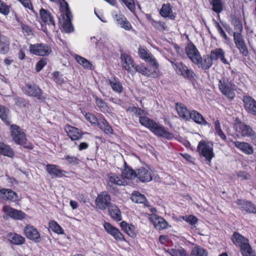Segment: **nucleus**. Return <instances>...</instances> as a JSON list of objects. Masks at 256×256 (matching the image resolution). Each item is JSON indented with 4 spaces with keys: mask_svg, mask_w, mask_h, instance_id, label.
Here are the masks:
<instances>
[{
    "mask_svg": "<svg viewBox=\"0 0 256 256\" xmlns=\"http://www.w3.org/2000/svg\"><path fill=\"white\" fill-rule=\"evenodd\" d=\"M105 230L112 236L116 240L126 242V240L123 234L118 228L113 226L108 222H105L104 224Z\"/></svg>",
    "mask_w": 256,
    "mask_h": 256,
    "instance_id": "nucleus-19",
    "label": "nucleus"
},
{
    "mask_svg": "<svg viewBox=\"0 0 256 256\" xmlns=\"http://www.w3.org/2000/svg\"><path fill=\"white\" fill-rule=\"evenodd\" d=\"M160 14L163 18H168L171 20H174L176 18L172 11V6L170 3L164 4L162 5Z\"/></svg>",
    "mask_w": 256,
    "mask_h": 256,
    "instance_id": "nucleus-26",
    "label": "nucleus"
},
{
    "mask_svg": "<svg viewBox=\"0 0 256 256\" xmlns=\"http://www.w3.org/2000/svg\"><path fill=\"white\" fill-rule=\"evenodd\" d=\"M108 180L106 182V189L110 192L116 194L118 192V189L116 186H125L128 183L126 181L122 176L118 175L116 174L110 172L108 174Z\"/></svg>",
    "mask_w": 256,
    "mask_h": 256,
    "instance_id": "nucleus-6",
    "label": "nucleus"
},
{
    "mask_svg": "<svg viewBox=\"0 0 256 256\" xmlns=\"http://www.w3.org/2000/svg\"><path fill=\"white\" fill-rule=\"evenodd\" d=\"M54 80L60 85L63 84L64 82V80L62 74H60L59 72H54L52 74Z\"/></svg>",
    "mask_w": 256,
    "mask_h": 256,
    "instance_id": "nucleus-62",
    "label": "nucleus"
},
{
    "mask_svg": "<svg viewBox=\"0 0 256 256\" xmlns=\"http://www.w3.org/2000/svg\"><path fill=\"white\" fill-rule=\"evenodd\" d=\"M138 54L140 58L146 62H151L156 58L144 46H140L138 49Z\"/></svg>",
    "mask_w": 256,
    "mask_h": 256,
    "instance_id": "nucleus-29",
    "label": "nucleus"
},
{
    "mask_svg": "<svg viewBox=\"0 0 256 256\" xmlns=\"http://www.w3.org/2000/svg\"><path fill=\"white\" fill-rule=\"evenodd\" d=\"M192 120L194 122L199 124H206V120H204L202 116L196 110L190 112L189 119Z\"/></svg>",
    "mask_w": 256,
    "mask_h": 256,
    "instance_id": "nucleus-45",
    "label": "nucleus"
},
{
    "mask_svg": "<svg viewBox=\"0 0 256 256\" xmlns=\"http://www.w3.org/2000/svg\"><path fill=\"white\" fill-rule=\"evenodd\" d=\"M234 42L237 48L243 56H246L248 54L247 47L245 44L242 36L240 33L234 32Z\"/></svg>",
    "mask_w": 256,
    "mask_h": 256,
    "instance_id": "nucleus-24",
    "label": "nucleus"
},
{
    "mask_svg": "<svg viewBox=\"0 0 256 256\" xmlns=\"http://www.w3.org/2000/svg\"><path fill=\"white\" fill-rule=\"evenodd\" d=\"M150 219L156 229L162 230L168 228V222L163 218L154 214Z\"/></svg>",
    "mask_w": 256,
    "mask_h": 256,
    "instance_id": "nucleus-28",
    "label": "nucleus"
},
{
    "mask_svg": "<svg viewBox=\"0 0 256 256\" xmlns=\"http://www.w3.org/2000/svg\"><path fill=\"white\" fill-rule=\"evenodd\" d=\"M210 58L212 60H217L220 58L222 62L225 64H228V60L224 58V52L222 49L218 48H216L210 52Z\"/></svg>",
    "mask_w": 256,
    "mask_h": 256,
    "instance_id": "nucleus-36",
    "label": "nucleus"
},
{
    "mask_svg": "<svg viewBox=\"0 0 256 256\" xmlns=\"http://www.w3.org/2000/svg\"><path fill=\"white\" fill-rule=\"evenodd\" d=\"M22 90L28 96L35 98L40 101H43L46 99L42 90L34 83L26 84Z\"/></svg>",
    "mask_w": 256,
    "mask_h": 256,
    "instance_id": "nucleus-7",
    "label": "nucleus"
},
{
    "mask_svg": "<svg viewBox=\"0 0 256 256\" xmlns=\"http://www.w3.org/2000/svg\"><path fill=\"white\" fill-rule=\"evenodd\" d=\"M232 240L236 246L240 247L243 256H256L254 252L248 243V239L244 236L238 232H234L232 236Z\"/></svg>",
    "mask_w": 256,
    "mask_h": 256,
    "instance_id": "nucleus-4",
    "label": "nucleus"
},
{
    "mask_svg": "<svg viewBox=\"0 0 256 256\" xmlns=\"http://www.w3.org/2000/svg\"><path fill=\"white\" fill-rule=\"evenodd\" d=\"M10 42L8 38L0 35V54H7L10 51Z\"/></svg>",
    "mask_w": 256,
    "mask_h": 256,
    "instance_id": "nucleus-40",
    "label": "nucleus"
},
{
    "mask_svg": "<svg viewBox=\"0 0 256 256\" xmlns=\"http://www.w3.org/2000/svg\"><path fill=\"white\" fill-rule=\"evenodd\" d=\"M219 88L222 93L230 100L235 96L234 86L228 80L222 79L219 80Z\"/></svg>",
    "mask_w": 256,
    "mask_h": 256,
    "instance_id": "nucleus-11",
    "label": "nucleus"
},
{
    "mask_svg": "<svg viewBox=\"0 0 256 256\" xmlns=\"http://www.w3.org/2000/svg\"><path fill=\"white\" fill-rule=\"evenodd\" d=\"M197 152L200 157L206 161L208 160V143L204 140H200L197 146Z\"/></svg>",
    "mask_w": 256,
    "mask_h": 256,
    "instance_id": "nucleus-30",
    "label": "nucleus"
},
{
    "mask_svg": "<svg viewBox=\"0 0 256 256\" xmlns=\"http://www.w3.org/2000/svg\"><path fill=\"white\" fill-rule=\"evenodd\" d=\"M112 198L108 192L103 191L98 194L95 200V205L96 208L104 210L110 206Z\"/></svg>",
    "mask_w": 256,
    "mask_h": 256,
    "instance_id": "nucleus-10",
    "label": "nucleus"
},
{
    "mask_svg": "<svg viewBox=\"0 0 256 256\" xmlns=\"http://www.w3.org/2000/svg\"><path fill=\"white\" fill-rule=\"evenodd\" d=\"M30 52L36 56H47L52 52L51 48L46 44H36L30 46Z\"/></svg>",
    "mask_w": 256,
    "mask_h": 256,
    "instance_id": "nucleus-12",
    "label": "nucleus"
},
{
    "mask_svg": "<svg viewBox=\"0 0 256 256\" xmlns=\"http://www.w3.org/2000/svg\"><path fill=\"white\" fill-rule=\"evenodd\" d=\"M171 64L178 74L182 76L184 78L190 81L194 80L195 74L193 70L188 68V67L182 62H171Z\"/></svg>",
    "mask_w": 256,
    "mask_h": 256,
    "instance_id": "nucleus-9",
    "label": "nucleus"
},
{
    "mask_svg": "<svg viewBox=\"0 0 256 256\" xmlns=\"http://www.w3.org/2000/svg\"><path fill=\"white\" fill-rule=\"evenodd\" d=\"M214 128L216 134L218 135L222 140L226 141V136L221 129L218 120H216L214 122Z\"/></svg>",
    "mask_w": 256,
    "mask_h": 256,
    "instance_id": "nucleus-52",
    "label": "nucleus"
},
{
    "mask_svg": "<svg viewBox=\"0 0 256 256\" xmlns=\"http://www.w3.org/2000/svg\"><path fill=\"white\" fill-rule=\"evenodd\" d=\"M207 252L201 248L200 246H196L194 247L190 254V256H206Z\"/></svg>",
    "mask_w": 256,
    "mask_h": 256,
    "instance_id": "nucleus-50",
    "label": "nucleus"
},
{
    "mask_svg": "<svg viewBox=\"0 0 256 256\" xmlns=\"http://www.w3.org/2000/svg\"><path fill=\"white\" fill-rule=\"evenodd\" d=\"M215 24L216 25V26L218 28V31L219 33L222 36L224 39H227V36L222 30V28L220 26V24L217 22L216 21H215Z\"/></svg>",
    "mask_w": 256,
    "mask_h": 256,
    "instance_id": "nucleus-64",
    "label": "nucleus"
},
{
    "mask_svg": "<svg viewBox=\"0 0 256 256\" xmlns=\"http://www.w3.org/2000/svg\"><path fill=\"white\" fill-rule=\"evenodd\" d=\"M20 26L22 29V32L25 36H30L34 34L33 29L30 26L22 22Z\"/></svg>",
    "mask_w": 256,
    "mask_h": 256,
    "instance_id": "nucleus-54",
    "label": "nucleus"
},
{
    "mask_svg": "<svg viewBox=\"0 0 256 256\" xmlns=\"http://www.w3.org/2000/svg\"><path fill=\"white\" fill-rule=\"evenodd\" d=\"M3 212L10 218L16 220H22L26 218V214L20 210H16L8 205L3 207Z\"/></svg>",
    "mask_w": 256,
    "mask_h": 256,
    "instance_id": "nucleus-17",
    "label": "nucleus"
},
{
    "mask_svg": "<svg viewBox=\"0 0 256 256\" xmlns=\"http://www.w3.org/2000/svg\"><path fill=\"white\" fill-rule=\"evenodd\" d=\"M96 104L98 108L102 112H108L110 110L108 104L101 98L96 96H94Z\"/></svg>",
    "mask_w": 256,
    "mask_h": 256,
    "instance_id": "nucleus-46",
    "label": "nucleus"
},
{
    "mask_svg": "<svg viewBox=\"0 0 256 256\" xmlns=\"http://www.w3.org/2000/svg\"><path fill=\"white\" fill-rule=\"evenodd\" d=\"M211 4L214 12L217 13L221 12L222 10V6L220 0H212Z\"/></svg>",
    "mask_w": 256,
    "mask_h": 256,
    "instance_id": "nucleus-59",
    "label": "nucleus"
},
{
    "mask_svg": "<svg viewBox=\"0 0 256 256\" xmlns=\"http://www.w3.org/2000/svg\"><path fill=\"white\" fill-rule=\"evenodd\" d=\"M107 208H108L109 215L114 220L120 222L122 220L121 212L115 204H112Z\"/></svg>",
    "mask_w": 256,
    "mask_h": 256,
    "instance_id": "nucleus-33",
    "label": "nucleus"
},
{
    "mask_svg": "<svg viewBox=\"0 0 256 256\" xmlns=\"http://www.w3.org/2000/svg\"><path fill=\"white\" fill-rule=\"evenodd\" d=\"M26 9L32 11L34 14H37L35 12L32 2L30 0H17Z\"/></svg>",
    "mask_w": 256,
    "mask_h": 256,
    "instance_id": "nucleus-55",
    "label": "nucleus"
},
{
    "mask_svg": "<svg viewBox=\"0 0 256 256\" xmlns=\"http://www.w3.org/2000/svg\"><path fill=\"white\" fill-rule=\"evenodd\" d=\"M10 128L12 137L17 144L30 150L32 148V144L28 142L26 134L19 126L14 124L10 126Z\"/></svg>",
    "mask_w": 256,
    "mask_h": 256,
    "instance_id": "nucleus-3",
    "label": "nucleus"
},
{
    "mask_svg": "<svg viewBox=\"0 0 256 256\" xmlns=\"http://www.w3.org/2000/svg\"><path fill=\"white\" fill-rule=\"evenodd\" d=\"M136 178L142 182H149L152 179L150 172L144 167L136 170Z\"/></svg>",
    "mask_w": 256,
    "mask_h": 256,
    "instance_id": "nucleus-25",
    "label": "nucleus"
},
{
    "mask_svg": "<svg viewBox=\"0 0 256 256\" xmlns=\"http://www.w3.org/2000/svg\"><path fill=\"white\" fill-rule=\"evenodd\" d=\"M238 176L242 180H247L250 178V176L246 172H240L238 173Z\"/></svg>",
    "mask_w": 256,
    "mask_h": 256,
    "instance_id": "nucleus-63",
    "label": "nucleus"
},
{
    "mask_svg": "<svg viewBox=\"0 0 256 256\" xmlns=\"http://www.w3.org/2000/svg\"><path fill=\"white\" fill-rule=\"evenodd\" d=\"M234 128L242 136L250 138L253 143H256V132L250 126L238 121L235 124Z\"/></svg>",
    "mask_w": 256,
    "mask_h": 256,
    "instance_id": "nucleus-8",
    "label": "nucleus"
},
{
    "mask_svg": "<svg viewBox=\"0 0 256 256\" xmlns=\"http://www.w3.org/2000/svg\"><path fill=\"white\" fill-rule=\"evenodd\" d=\"M120 226L122 230L130 236L134 238L136 236V228L132 224H128L125 221L120 223Z\"/></svg>",
    "mask_w": 256,
    "mask_h": 256,
    "instance_id": "nucleus-39",
    "label": "nucleus"
},
{
    "mask_svg": "<svg viewBox=\"0 0 256 256\" xmlns=\"http://www.w3.org/2000/svg\"><path fill=\"white\" fill-rule=\"evenodd\" d=\"M0 198L10 202H16L18 200V194L9 188H0Z\"/></svg>",
    "mask_w": 256,
    "mask_h": 256,
    "instance_id": "nucleus-20",
    "label": "nucleus"
},
{
    "mask_svg": "<svg viewBox=\"0 0 256 256\" xmlns=\"http://www.w3.org/2000/svg\"><path fill=\"white\" fill-rule=\"evenodd\" d=\"M176 110L178 116L186 120H189L190 112L182 104H176Z\"/></svg>",
    "mask_w": 256,
    "mask_h": 256,
    "instance_id": "nucleus-43",
    "label": "nucleus"
},
{
    "mask_svg": "<svg viewBox=\"0 0 256 256\" xmlns=\"http://www.w3.org/2000/svg\"><path fill=\"white\" fill-rule=\"evenodd\" d=\"M64 130L72 141L78 140L82 138L84 134H89L88 132H83L80 129L68 124L65 126Z\"/></svg>",
    "mask_w": 256,
    "mask_h": 256,
    "instance_id": "nucleus-13",
    "label": "nucleus"
},
{
    "mask_svg": "<svg viewBox=\"0 0 256 256\" xmlns=\"http://www.w3.org/2000/svg\"><path fill=\"white\" fill-rule=\"evenodd\" d=\"M10 110L4 106H0V118L7 126H10V121L8 117Z\"/></svg>",
    "mask_w": 256,
    "mask_h": 256,
    "instance_id": "nucleus-44",
    "label": "nucleus"
},
{
    "mask_svg": "<svg viewBox=\"0 0 256 256\" xmlns=\"http://www.w3.org/2000/svg\"><path fill=\"white\" fill-rule=\"evenodd\" d=\"M234 146L242 152L244 153L250 155L254 154V149L252 146L250 144L244 142L236 141L234 142Z\"/></svg>",
    "mask_w": 256,
    "mask_h": 256,
    "instance_id": "nucleus-31",
    "label": "nucleus"
},
{
    "mask_svg": "<svg viewBox=\"0 0 256 256\" xmlns=\"http://www.w3.org/2000/svg\"><path fill=\"white\" fill-rule=\"evenodd\" d=\"M40 15L42 21L46 25H48L52 30L56 28V22L54 16L50 12L44 8L40 10Z\"/></svg>",
    "mask_w": 256,
    "mask_h": 256,
    "instance_id": "nucleus-15",
    "label": "nucleus"
},
{
    "mask_svg": "<svg viewBox=\"0 0 256 256\" xmlns=\"http://www.w3.org/2000/svg\"><path fill=\"white\" fill-rule=\"evenodd\" d=\"M166 252L172 256H188L186 250L181 246H175L174 248H168Z\"/></svg>",
    "mask_w": 256,
    "mask_h": 256,
    "instance_id": "nucleus-42",
    "label": "nucleus"
},
{
    "mask_svg": "<svg viewBox=\"0 0 256 256\" xmlns=\"http://www.w3.org/2000/svg\"><path fill=\"white\" fill-rule=\"evenodd\" d=\"M24 232L28 239L36 243L39 242L41 240L40 232L38 230L32 225L26 224L24 228Z\"/></svg>",
    "mask_w": 256,
    "mask_h": 256,
    "instance_id": "nucleus-14",
    "label": "nucleus"
},
{
    "mask_svg": "<svg viewBox=\"0 0 256 256\" xmlns=\"http://www.w3.org/2000/svg\"><path fill=\"white\" fill-rule=\"evenodd\" d=\"M75 60L80 64L84 66V68L89 70L92 69V65L90 63V62L88 60H87L85 58L76 54L75 56Z\"/></svg>",
    "mask_w": 256,
    "mask_h": 256,
    "instance_id": "nucleus-48",
    "label": "nucleus"
},
{
    "mask_svg": "<svg viewBox=\"0 0 256 256\" xmlns=\"http://www.w3.org/2000/svg\"><path fill=\"white\" fill-rule=\"evenodd\" d=\"M85 118L93 126H96L98 121V118L91 112H86Z\"/></svg>",
    "mask_w": 256,
    "mask_h": 256,
    "instance_id": "nucleus-53",
    "label": "nucleus"
},
{
    "mask_svg": "<svg viewBox=\"0 0 256 256\" xmlns=\"http://www.w3.org/2000/svg\"><path fill=\"white\" fill-rule=\"evenodd\" d=\"M182 218L191 226H194L198 220V218L194 215L182 216Z\"/></svg>",
    "mask_w": 256,
    "mask_h": 256,
    "instance_id": "nucleus-58",
    "label": "nucleus"
},
{
    "mask_svg": "<svg viewBox=\"0 0 256 256\" xmlns=\"http://www.w3.org/2000/svg\"><path fill=\"white\" fill-rule=\"evenodd\" d=\"M48 59L46 58H40L36 65L35 70L36 72H40L47 64Z\"/></svg>",
    "mask_w": 256,
    "mask_h": 256,
    "instance_id": "nucleus-60",
    "label": "nucleus"
},
{
    "mask_svg": "<svg viewBox=\"0 0 256 256\" xmlns=\"http://www.w3.org/2000/svg\"><path fill=\"white\" fill-rule=\"evenodd\" d=\"M244 108L248 114L256 116V101L249 96H244L242 97Z\"/></svg>",
    "mask_w": 256,
    "mask_h": 256,
    "instance_id": "nucleus-18",
    "label": "nucleus"
},
{
    "mask_svg": "<svg viewBox=\"0 0 256 256\" xmlns=\"http://www.w3.org/2000/svg\"><path fill=\"white\" fill-rule=\"evenodd\" d=\"M49 228L55 233L57 234H63L64 230L63 228L58 224L54 220H51L48 222Z\"/></svg>",
    "mask_w": 256,
    "mask_h": 256,
    "instance_id": "nucleus-47",
    "label": "nucleus"
},
{
    "mask_svg": "<svg viewBox=\"0 0 256 256\" xmlns=\"http://www.w3.org/2000/svg\"><path fill=\"white\" fill-rule=\"evenodd\" d=\"M126 112L130 113L132 116L138 118L140 124L156 136L168 140L174 138V134L170 132L167 128L154 120L146 116L148 113L146 110L138 106H130L126 109Z\"/></svg>",
    "mask_w": 256,
    "mask_h": 256,
    "instance_id": "nucleus-1",
    "label": "nucleus"
},
{
    "mask_svg": "<svg viewBox=\"0 0 256 256\" xmlns=\"http://www.w3.org/2000/svg\"><path fill=\"white\" fill-rule=\"evenodd\" d=\"M124 6L133 14L136 12V4L134 0H120Z\"/></svg>",
    "mask_w": 256,
    "mask_h": 256,
    "instance_id": "nucleus-56",
    "label": "nucleus"
},
{
    "mask_svg": "<svg viewBox=\"0 0 256 256\" xmlns=\"http://www.w3.org/2000/svg\"><path fill=\"white\" fill-rule=\"evenodd\" d=\"M131 199L134 202L136 203H144V206L148 208L150 211L152 213L156 212V210L154 208L152 207L149 204L146 196L138 192H134L132 194Z\"/></svg>",
    "mask_w": 256,
    "mask_h": 256,
    "instance_id": "nucleus-23",
    "label": "nucleus"
},
{
    "mask_svg": "<svg viewBox=\"0 0 256 256\" xmlns=\"http://www.w3.org/2000/svg\"><path fill=\"white\" fill-rule=\"evenodd\" d=\"M188 58L194 64L202 69L208 68V62L206 60H202L200 52L193 44H188L185 48Z\"/></svg>",
    "mask_w": 256,
    "mask_h": 256,
    "instance_id": "nucleus-2",
    "label": "nucleus"
},
{
    "mask_svg": "<svg viewBox=\"0 0 256 256\" xmlns=\"http://www.w3.org/2000/svg\"><path fill=\"white\" fill-rule=\"evenodd\" d=\"M62 159L66 160L69 164L72 165L78 164L80 162V160L74 156H65Z\"/></svg>",
    "mask_w": 256,
    "mask_h": 256,
    "instance_id": "nucleus-57",
    "label": "nucleus"
},
{
    "mask_svg": "<svg viewBox=\"0 0 256 256\" xmlns=\"http://www.w3.org/2000/svg\"><path fill=\"white\" fill-rule=\"evenodd\" d=\"M120 60L122 68L128 73L132 74L134 70L136 63L130 55L125 52L120 54Z\"/></svg>",
    "mask_w": 256,
    "mask_h": 256,
    "instance_id": "nucleus-16",
    "label": "nucleus"
},
{
    "mask_svg": "<svg viewBox=\"0 0 256 256\" xmlns=\"http://www.w3.org/2000/svg\"><path fill=\"white\" fill-rule=\"evenodd\" d=\"M150 64L147 65L146 76L152 78H158L160 76V72L158 69V64L156 59L151 62H148Z\"/></svg>",
    "mask_w": 256,
    "mask_h": 256,
    "instance_id": "nucleus-22",
    "label": "nucleus"
},
{
    "mask_svg": "<svg viewBox=\"0 0 256 256\" xmlns=\"http://www.w3.org/2000/svg\"><path fill=\"white\" fill-rule=\"evenodd\" d=\"M146 67L147 65L144 63H141L138 65L136 64L134 70H132L131 74H134L138 72L143 76H146V74H147Z\"/></svg>",
    "mask_w": 256,
    "mask_h": 256,
    "instance_id": "nucleus-49",
    "label": "nucleus"
},
{
    "mask_svg": "<svg viewBox=\"0 0 256 256\" xmlns=\"http://www.w3.org/2000/svg\"><path fill=\"white\" fill-rule=\"evenodd\" d=\"M11 8L10 5H8L2 0H0V13L4 16H8Z\"/></svg>",
    "mask_w": 256,
    "mask_h": 256,
    "instance_id": "nucleus-51",
    "label": "nucleus"
},
{
    "mask_svg": "<svg viewBox=\"0 0 256 256\" xmlns=\"http://www.w3.org/2000/svg\"><path fill=\"white\" fill-rule=\"evenodd\" d=\"M60 6L62 18L64 20V22L62 24V29L64 31L67 33L72 32L74 30V26L72 23V16L69 8L68 4L64 0H62V2H60Z\"/></svg>",
    "mask_w": 256,
    "mask_h": 256,
    "instance_id": "nucleus-5",
    "label": "nucleus"
},
{
    "mask_svg": "<svg viewBox=\"0 0 256 256\" xmlns=\"http://www.w3.org/2000/svg\"><path fill=\"white\" fill-rule=\"evenodd\" d=\"M0 155L12 158L14 156V152L10 145L0 142Z\"/></svg>",
    "mask_w": 256,
    "mask_h": 256,
    "instance_id": "nucleus-37",
    "label": "nucleus"
},
{
    "mask_svg": "<svg viewBox=\"0 0 256 256\" xmlns=\"http://www.w3.org/2000/svg\"><path fill=\"white\" fill-rule=\"evenodd\" d=\"M236 203L246 212L254 214L256 213V206L252 202L248 201L238 200L236 201Z\"/></svg>",
    "mask_w": 256,
    "mask_h": 256,
    "instance_id": "nucleus-34",
    "label": "nucleus"
},
{
    "mask_svg": "<svg viewBox=\"0 0 256 256\" xmlns=\"http://www.w3.org/2000/svg\"><path fill=\"white\" fill-rule=\"evenodd\" d=\"M109 84L112 90L118 94H120L123 91L124 88L122 82L116 77H112L108 80Z\"/></svg>",
    "mask_w": 256,
    "mask_h": 256,
    "instance_id": "nucleus-38",
    "label": "nucleus"
},
{
    "mask_svg": "<svg viewBox=\"0 0 256 256\" xmlns=\"http://www.w3.org/2000/svg\"><path fill=\"white\" fill-rule=\"evenodd\" d=\"M96 126L106 134H112L114 133L112 127L103 116L98 118V121Z\"/></svg>",
    "mask_w": 256,
    "mask_h": 256,
    "instance_id": "nucleus-27",
    "label": "nucleus"
},
{
    "mask_svg": "<svg viewBox=\"0 0 256 256\" xmlns=\"http://www.w3.org/2000/svg\"><path fill=\"white\" fill-rule=\"evenodd\" d=\"M115 20L120 26L126 30H130L132 28L130 23L126 17L122 14L119 13L114 16Z\"/></svg>",
    "mask_w": 256,
    "mask_h": 256,
    "instance_id": "nucleus-32",
    "label": "nucleus"
},
{
    "mask_svg": "<svg viewBox=\"0 0 256 256\" xmlns=\"http://www.w3.org/2000/svg\"><path fill=\"white\" fill-rule=\"evenodd\" d=\"M121 176L126 181L132 180L136 177V172H135L130 167L126 166L122 171Z\"/></svg>",
    "mask_w": 256,
    "mask_h": 256,
    "instance_id": "nucleus-41",
    "label": "nucleus"
},
{
    "mask_svg": "<svg viewBox=\"0 0 256 256\" xmlns=\"http://www.w3.org/2000/svg\"><path fill=\"white\" fill-rule=\"evenodd\" d=\"M155 29L159 31H164L166 28V25L164 22L162 21H154V22L152 24Z\"/></svg>",
    "mask_w": 256,
    "mask_h": 256,
    "instance_id": "nucleus-61",
    "label": "nucleus"
},
{
    "mask_svg": "<svg viewBox=\"0 0 256 256\" xmlns=\"http://www.w3.org/2000/svg\"><path fill=\"white\" fill-rule=\"evenodd\" d=\"M8 238L11 244L14 245H22L26 242V238L24 236L15 232L8 234Z\"/></svg>",
    "mask_w": 256,
    "mask_h": 256,
    "instance_id": "nucleus-35",
    "label": "nucleus"
},
{
    "mask_svg": "<svg viewBox=\"0 0 256 256\" xmlns=\"http://www.w3.org/2000/svg\"><path fill=\"white\" fill-rule=\"evenodd\" d=\"M46 170L52 178H62L68 173L66 171L61 170L59 166L54 164H48Z\"/></svg>",
    "mask_w": 256,
    "mask_h": 256,
    "instance_id": "nucleus-21",
    "label": "nucleus"
}]
</instances>
